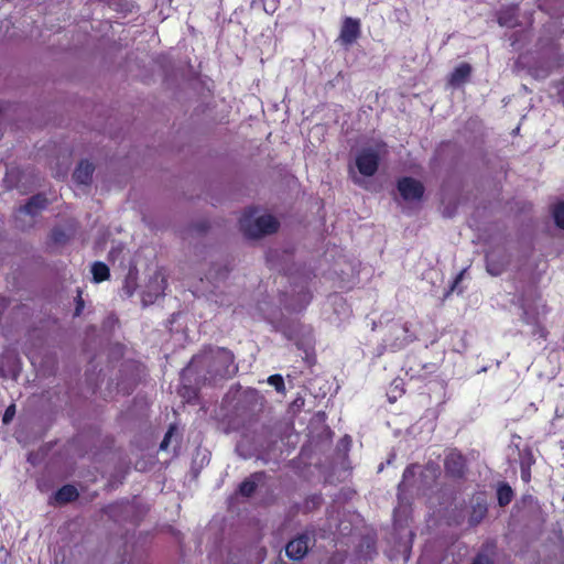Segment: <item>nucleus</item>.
Wrapping results in <instances>:
<instances>
[{"label": "nucleus", "instance_id": "1", "mask_svg": "<svg viewBox=\"0 0 564 564\" xmlns=\"http://www.w3.org/2000/svg\"><path fill=\"white\" fill-rule=\"evenodd\" d=\"M203 369L206 370L204 380L212 383L231 378L237 373L238 366L235 364V356L231 350L209 346L192 358L185 371L198 373Z\"/></svg>", "mask_w": 564, "mask_h": 564}, {"label": "nucleus", "instance_id": "2", "mask_svg": "<svg viewBox=\"0 0 564 564\" xmlns=\"http://www.w3.org/2000/svg\"><path fill=\"white\" fill-rule=\"evenodd\" d=\"M258 213L256 207H249L239 219V226L242 234L250 239L261 238L278 231L280 224L271 215L254 217Z\"/></svg>", "mask_w": 564, "mask_h": 564}, {"label": "nucleus", "instance_id": "3", "mask_svg": "<svg viewBox=\"0 0 564 564\" xmlns=\"http://www.w3.org/2000/svg\"><path fill=\"white\" fill-rule=\"evenodd\" d=\"M444 470L448 478L464 479L468 470L467 458L457 448L451 449L444 459Z\"/></svg>", "mask_w": 564, "mask_h": 564}, {"label": "nucleus", "instance_id": "4", "mask_svg": "<svg viewBox=\"0 0 564 564\" xmlns=\"http://www.w3.org/2000/svg\"><path fill=\"white\" fill-rule=\"evenodd\" d=\"M397 188L405 202H420L425 193L422 182L411 176L400 177L397 182Z\"/></svg>", "mask_w": 564, "mask_h": 564}, {"label": "nucleus", "instance_id": "5", "mask_svg": "<svg viewBox=\"0 0 564 564\" xmlns=\"http://www.w3.org/2000/svg\"><path fill=\"white\" fill-rule=\"evenodd\" d=\"M380 158L373 150H362L356 156V166L364 176H372L377 173Z\"/></svg>", "mask_w": 564, "mask_h": 564}, {"label": "nucleus", "instance_id": "6", "mask_svg": "<svg viewBox=\"0 0 564 564\" xmlns=\"http://www.w3.org/2000/svg\"><path fill=\"white\" fill-rule=\"evenodd\" d=\"M361 34V23L359 19L346 17L340 26L338 40L345 46L354 44Z\"/></svg>", "mask_w": 564, "mask_h": 564}, {"label": "nucleus", "instance_id": "7", "mask_svg": "<svg viewBox=\"0 0 564 564\" xmlns=\"http://www.w3.org/2000/svg\"><path fill=\"white\" fill-rule=\"evenodd\" d=\"M311 538L307 533H301L285 545V553L290 560H302L310 550Z\"/></svg>", "mask_w": 564, "mask_h": 564}, {"label": "nucleus", "instance_id": "8", "mask_svg": "<svg viewBox=\"0 0 564 564\" xmlns=\"http://www.w3.org/2000/svg\"><path fill=\"white\" fill-rule=\"evenodd\" d=\"M48 205V199L44 194H35L31 196L28 202L20 206L19 212L31 216L39 215Z\"/></svg>", "mask_w": 564, "mask_h": 564}, {"label": "nucleus", "instance_id": "9", "mask_svg": "<svg viewBox=\"0 0 564 564\" xmlns=\"http://www.w3.org/2000/svg\"><path fill=\"white\" fill-rule=\"evenodd\" d=\"M473 68L470 64L464 62L454 68V70L448 76V85L452 87H459L460 85L467 83L470 78Z\"/></svg>", "mask_w": 564, "mask_h": 564}, {"label": "nucleus", "instance_id": "10", "mask_svg": "<svg viewBox=\"0 0 564 564\" xmlns=\"http://www.w3.org/2000/svg\"><path fill=\"white\" fill-rule=\"evenodd\" d=\"M95 166L87 160H83L78 163L77 167L73 173V180L79 185H89L93 180V173Z\"/></svg>", "mask_w": 564, "mask_h": 564}, {"label": "nucleus", "instance_id": "11", "mask_svg": "<svg viewBox=\"0 0 564 564\" xmlns=\"http://www.w3.org/2000/svg\"><path fill=\"white\" fill-rule=\"evenodd\" d=\"M264 478V471L252 473L239 485V494L247 498L251 497L256 492L258 485L262 482Z\"/></svg>", "mask_w": 564, "mask_h": 564}, {"label": "nucleus", "instance_id": "12", "mask_svg": "<svg viewBox=\"0 0 564 564\" xmlns=\"http://www.w3.org/2000/svg\"><path fill=\"white\" fill-rule=\"evenodd\" d=\"M522 322L527 325H532V336H538L539 338L546 339L549 336V332L545 326L539 321L538 314H531L528 310H523Z\"/></svg>", "mask_w": 564, "mask_h": 564}, {"label": "nucleus", "instance_id": "13", "mask_svg": "<svg viewBox=\"0 0 564 564\" xmlns=\"http://www.w3.org/2000/svg\"><path fill=\"white\" fill-rule=\"evenodd\" d=\"M78 497L79 492L75 486L64 485L54 494L53 499L57 505H66L76 501Z\"/></svg>", "mask_w": 564, "mask_h": 564}, {"label": "nucleus", "instance_id": "14", "mask_svg": "<svg viewBox=\"0 0 564 564\" xmlns=\"http://www.w3.org/2000/svg\"><path fill=\"white\" fill-rule=\"evenodd\" d=\"M93 281L101 283L110 278V270L108 265L101 261H96L91 265Z\"/></svg>", "mask_w": 564, "mask_h": 564}, {"label": "nucleus", "instance_id": "15", "mask_svg": "<svg viewBox=\"0 0 564 564\" xmlns=\"http://www.w3.org/2000/svg\"><path fill=\"white\" fill-rule=\"evenodd\" d=\"M514 492L509 484L501 482L497 488V499L500 507L508 506L513 499Z\"/></svg>", "mask_w": 564, "mask_h": 564}, {"label": "nucleus", "instance_id": "16", "mask_svg": "<svg viewBox=\"0 0 564 564\" xmlns=\"http://www.w3.org/2000/svg\"><path fill=\"white\" fill-rule=\"evenodd\" d=\"M488 509L485 503H476L471 508V512L468 519V523L471 527L479 524L487 516Z\"/></svg>", "mask_w": 564, "mask_h": 564}, {"label": "nucleus", "instance_id": "17", "mask_svg": "<svg viewBox=\"0 0 564 564\" xmlns=\"http://www.w3.org/2000/svg\"><path fill=\"white\" fill-rule=\"evenodd\" d=\"M417 467L419 466L416 464H411V465L406 466L405 469L403 470L402 480L398 485V496L399 497L401 496L402 492L405 491V489L408 487V481L415 477Z\"/></svg>", "mask_w": 564, "mask_h": 564}, {"label": "nucleus", "instance_id": "18", "mask_svg": "<svg viewBox=\"0 0 564 564\" xmlns=\"http://www.w3.org/2000/svg\"><path fill=\"white\" fill-rule=\"evenodd\" d=\"M517 22V15L514 9H508L501 11L498 15V23L502 26H514Z\"/></svg>", "mask_w": 564, "mask_h": 564}, {"label": "nucleus", "instance_id": "19", "mask_svg": "<svg viewBox=\"0 0 564 564\" xmlns=\"http://www.w3.org/2000/svg\"><path fill=\"white\" fill-rule=\"evenodd\" d=\"M535 463L533 454H529V463L524 459L520 462L521 478L524 482H529L531 479V466Z\"/></svg>", "mask_w": 564, "mask_h": 564}, {"label": "nucleus", "instance_id": "20", "mask_svg": "<svg viewBox=\"0 0 564 564\" xmlns=\"http://www.w3.org/2000/svg\"><path fill=\"white\" fill-rule=\"evenodd\" d=\"M486 264H487V271L491 274V275H499L502 273L503 271V264L502 263H499V262H496L495 260H492L489 256H487L486 258Z\"/></svg>", "mask_w": 564, "mask_h": 564}, {"label": "nucleus", "instance_id": "21", "mask_svg": "<svg viewBox=\"0 0 564 564\" xmlns=\"http://www.w3.org/2000/svg\"><path fill=\"white\" fill-rule=\"evenodd\" d=\"M553 217L557 227L564 229V203H558L553 209Z\"/></svg>", "mask_w": 564, "mask_h": 564}, {"label": "nucleus", "instance_id": "22", "mask_svg": "<svg viewBox=\"0 0 564 564\" xmlns=\"http://www.w3.org/2000/svg\"><path fill=\"white\" fill-rule=\"evenodd\" d=\"M84 308H85V301L83 299V290L80 288H77L76 297H75L74 317L80 316Z\"/></svg>", "mask_w": 564, "mask_h": 564}, {"label": "nucleus", "instance_id": "23", "mask_svg": "<svg viewBox=\"0 0 564 564\" xmlns=\"http://www.w3.org/2000/svg\"><path fill=\"white\" fill-rule=\"evenodd\" d=\"M50 238L55 245H62L67 240L65 231L59 227H55L52 229Z\"/></svg>", "mask_w": 564, "mask_h": 564}, {"label": "nucleus", "instance_id": "24", "mask_svg": "<svg viewBox=\"0 0 564 564\" xmlns=\"http://www.w3.org/2000/svg\"><path fill=\"white\" fill-rule=\"evenodd\" d=\"M269 384L274 387L278 392H283L285 390L284 379L281 375H272L268 378Z\"/></svg>", "mask_w": 564, "mask_h": 564}, {"label": "nucleus", "instance_id": "25", "mask_svg": "<svg viewBox=\"0 0 564 564\" xmlns=\"http://www.w3.org/2000/svg\"><path fill=\"white\" fill-rule=\"evenodd\" d=\"M176 432V426L174 424L170 425L169 430L166 431L161 444H160V449L161 451H166L169 445H170V442H171V438L172 436L174 435V433Z\"/></svg>", "mask_w": 564, "mask_h": 564}, {"label": "nucleus", "instance_id": "26", "mask_svg": "<svg viewBox=\"0 0 564 564\" xmlns=\"http://www.w3.org/2000/svg\"><path fill=\"white\" fill-rule=\"evenodd\" d=\"M176 432V426L174 424L170 425L169 430L166 431L161 444H160V449L161 451H166L169 445H170V442H171V438L172 436L174 435V433Z\"/></svg>", "mask_w": 564, "mask_h": 564}, {"label": "nucleus", "instance_id": "27", "mask_svg": "<svg viewBox=\"0 0 564 564\" xmlns=\"http://www.w3.org/2000/svg\"><path fill=\"white\" fill-rule=\"evenodd\" d=\"M471 564H494V561L490 558L488 554H486L484 551H480L474 557Z\"/></svg>", "mask_w": 564, "mask_h": 564}, {"label": "nucleus", "instance_id": "28", "mask_svg": "<svg viewBox=\"0 0 564 564\" xmlns=\"http://www.w3.org/2000/svg\"><path fill=\"white\" fill-rule=\"evenodd\" d=\"M258 4H260L263 8L264 12L268 13V14H273L275 12V10H276V6L275 4L270 6V8H268L264 0H252L251 3H250V7L254 8Z\"/></svg>", "mask_w": 564, "mask_h": 564}, {"label": "nucleus", "instance_id": "29", "mask_svg": "<svg viewBox=\"0 0 564 564\" xmlns=\"http://www.w3.org/2000/svg\"><path fill=\"white\" fill-rule=\"evenodd\" d=\"M15 414V405L14 404H11L9 405L6 411H4V414L2 416V422L4 424L9 423L12 421L13 416Z\"/></svg>", "mask_w": 564, "mask_h": 564}, {"label": "nucleus", "instance_id": "30", "mask_svg": "<svg viewBox=\"0 0 564 564\" xmlns=\"http://www.w3.org/2000/svg\"><path fill=\"white\" fill-rule=\"evenodd\" d=\"M465 271L466 270H462L454 279L452 285H451V291L454 292V291H457L458 293H462L463 290L462 289H458V285L459 283L462 282L463 278H464V274H465Z\"/></svg>", "mask_w": 564, "mask_h": 564}, {"label": "nucleus", "instance_id": "31", "mask_svg": "<svg viewBox=\"0 0 564 564\" xmlns=\"http://www.w3.org/2000/svg\"><path fill=\"white\" fill-rule=\"evenodd\" d=\"M302 297H303L304 304L300 307V310L304 308L311 302L312 294L308 290H305L302 292Z\"/></svg>", "mask_w": 564, "mask_h": 564}, {"label": "nucleus", "instance_id": "32", "mask_svg": "<svg viewBox=\"0 0 564 564\" xmlns=\"http://www.w3.org/2000/svg\"><path fill=\"white\" fill-rule=\"evenodd\" d=\"M564 417V406L560 409L558 406L554 411V419H562Z\"/></svg>", "mask_w": 564, "mask_h": 564}, {"label": "nucleus", "instance_id": "33", "mask_svg": "<svg viewBox=\"0 0 564 564\" xmlns=\"http://www.w3.org/2000/svg\"><path fill=\"white\" fill-rule=\"evenodd\" d=\"M196 227H197V230H198V231H206V230H207V228H208V225L204 221V223H199V224H197V226H196Z\"/></svg>", "mask_w": 564, "mask_h": 564}, {"label": "nucleus", "instance_id": "34", "mask_svg": "<svg viewBox=\"0 0 564 564\" xmlns=\"http://www.w3.org/2000/svg\"><path fill=\"white\" fill-rule=\"evenodd\" d=\"M529 454H532V452L530 449L523 451V453L521 455V459H524L525 463H529Z\"/></svg>", "mask_w": 564, "mask_h": 564}]
</instances>
